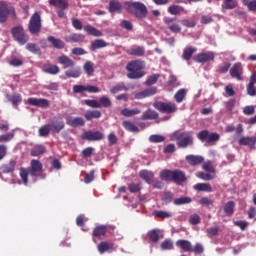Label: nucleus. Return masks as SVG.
Returning a JSON list of instances; mask_svg holds the SVG:
<instances>
[{
	"label": "nucleus",
	"instance_id": "4be33fe9",
	"mask_svg": "<svg viewBox=\"0 0 256 256\" xmlns=\"http://www.w3.org/2000/svg\"><path fill=\"white\" fill-rule=\"evenodd\" d=\"M58 62L60 65H63L64 69H68V67H73V65H75V62H73L71 58L66 55L58 57Z\"/></svg>",
	"mask_w": 256,
	"mask_h": 256
},
{
	"label": "nucleus",
	"instance_id": "6e6552de",
	"mask_svg": "<svg viewBox=\"0 0 256 256\" xmlns=\"http://www.w3.org/2000/svg\"><path fill=\"white\" fill-rule=\"evenodd\" d=\"M49 125L51 133H61V131L65 129V121H63V117L61 116L54 117L50 121Z\"/></svg>",
	"mask_w": 256,
	"mask_h": 256
},
{
	"label": "nucleus",
	"instance_id": "69168bd1",
	"mask_svg": "<svg viewBox=\"0 0 256 256\" xmlns=\"http://www.w3.org/2000/svg\"><path fill=\"white\" fill-rule=\"evenodd\" d=\"M231 67V63L224 62L222 65L219 66L218 71L220 73H227Z\"/></svg>",
	"mask_w": 256,
	"mask_h": 256
},
{
	"label": "nucleus",
	"instance_id": "423d86ee",
	"mask_svg": "<svg viewBox=\"0 0 256 256\" xmlns=\"http://www.w3.org/2000/svg\"><path fill=\"white\" fill-rule=\"evenodd\" d=\"M12 36L19 45H25L29 41V36L21 26H16L12 29Z\"/></svg>",
	"mask_w": 256,
	"mask_h": 256
},
{
	"label": "nucleus",
	"instance_id": "f03ea898",
	"mask_svg": "<svg viewBox=\"0 0 256 256\" xmlns=\"http://www.w3.org/2000/svg\"><path fill=\"white\" fill-rule=\"evenodd\" d=\"M124 9L138 19L147 17V6L141 2H126L124 3Z\"/></svg>",
	"mask_w": 256,
	"mask_h": 256
},
{
	"label": "nucleus",
	"instance_id": "f3484780",
	"mask_svg": "<svg viewBox=\"0 0 256 256\" xmlns=\"http://www.w3.org/2000/svg\"><path fill=\"white\" fill-rule=\"evenodd\" d=\"M157 93V88H148L144 91L135 94V99H145L146 97H151Z\"/></svg>",
	"mask_w": 256,
	"mask_h": 256
},
{
	"label": "nucleus",
	"instance_id": "f8f14e48",
	"mask_svg": "<svg viewBox=\"0 0 256 256\" xmlns=\"http://www.w3.org/2000/svg\"><path fill=\"white\" fill-rule=\"evenodd\" d=\"M28 105H33L34 107H41L42 109H47L49 107V100L44 98H28Z\"/></svg>",
	"mask_w": 256,
	"mask_h": 256
},
{
	"label": "nucleus",
	"instance_id": "39448f33",
	"mask_svg": "<svg viewBox=\"0 0 256 256\" xmlns=\"http://www.w3.org/2000/svg\"><path fill=\"white\" fill-rule=\"evenodd\" d=\"M7 17L15 18V8L7 5L5 2L0 3V23H5Z\"/></svg>",
	"mask_w": 256,
	"mask_h": 256
},
{
	"label": "nucleus",
	"instance_id": "052dcab7",
	"mask_svg": "<svg viewBox=\"0 0 256 256\" xmlns=\"http://www.w3.org/2000/svg\"><path fill=\"white\" fill-rule=\"evenodd\" d=\"M148 235L150 241H153L154 243H157V241H159V230H152L149 232Z\"/></svg>",
	"mask_w": 256,
	"mask_h": 256
},
{
	"label": "nucleus",
	"instance_id": "e2e57ef3",
	"mask_svg": "<svg viewBox=\"0 0 256 256\" xmlns=\"http://www.w3.org/2000/svg\"><path fill=\"white\" fill-rule=\"evenodd\" d=\"M202 169H204V171H206L207 173H215V168L213 167V164H211V162H205L202 165Z\"/></svg>",
	"mask_w": 256,
	"mask_h": 256
},
{
	"label": "nucleus",
	"instance_id": "aec40b11",
	"mask_svg": "<svg viewBox=\"0 0 256 256\" xmlns=\"http://www.w3.org/2000/svg\"><path fill=\"white\" fill-rule=\"evenodd\" d=\"M42 70L44 73H48L49 75H57V73H59V66L47 63L43 65Z\"/></svg>",
	"mask_w": 256,
	"mask_h": 256
},
{
	"label": "nucleus",
	"instance_id": "338daca9",
	"mask_svg": "<svg viewBox=\"0 0 256 256\" xmlns=\"http://www.w3.org/2000/svg\"><path fill=\"white\" fill-rule=\"evenodd\" d=\"M200 222L201 218L199 217V215L193 214L190 216L189 223H191V225H199Z\"/></svg>",
	"mask_w": 256,
	"mask_h": 256
},
{
	"label": "nucleus",
	"instance_id": "bf43d9fd",
	"mask_svg": "<svg viewBox=\"0 0 256 256\" xmlns=\"http://www.w3.org/2000/svg\"><path fill=\"white\" fill-rule=\"evenodd\" d=\"M15 137V134L13 132H9L7 134H3L0 136L2 143H8V141H11Z\"/></svg>",
	"mask_w": 256,
	"mask_h": 256
},
{
	"label": "nucleus",
	"instance_id": "20e7f679",
	"mask_svg": "<svg viewBox=\"0 0 256 256\" xmlns=\"http://www.w3.org/2000/svg\"><path fill=\"white\" fill-rule=\"evenodd\" d=\"M144 64L140 60H135L127 64V71L129 73L127 74V77L129 79H141L145 74L141 71L143 69Z\"/></svg>",
	"mask_w": 256,
	"mask_h": 256
},
{
	"label": "nucleus",
	"instance_id": "5fc2aeb1",
	"mask_svg": "<svg viewBox=\"0 0 256 256\" xmlns=\"http://www.w3.org/2000/svg\"><path fill=\"white\" fill-rule=\"evenodd\" d=\"M155 217H160L161 219H169V217H173V213L165 212V211H156L154 212Z\"/></svg>",
	"mask_w": 256,
	"mask_h": 256
},
{
	"label": "nucleus",
	"instance_id": "ddd939ff",
	"mask_svg": "<svg viewBox=\"0 0 256 256\" xmlns=\"http://www.w3.org/2000/svg\"><path fill=\"white\" fill-rule=\"evenodd\" d=\"M213 59H215V53L213 52L200 53L195 57L197 63H207V61H213Z\"/></svg>",
	"mask_w": 256,
	"mask_h": 256
},
{
	"label": "nucleus",
	"instance_id": "c756f323",
	"mask_svg": "<svg viewBox=\"0 0 256 256\" xmlns=\"http://www.w3.org/2000/svg\"><path fill=\"white\" fill-rule=\"evenodd\" d=\"M129 55H135L136 57H143L145 55V48L141 46H134L128 51Z\"/></svg>",
	"mask_w": 256,
	"mask_h": 256
},
{
	"label": "nucleus",
	"instance_id": "774afa93",
	"mask_svg": "<svg viewBox=\"0 0 256 256\" xmlns=\"http://www.w3.org/2000/svg\"><path fill=\"white\" fill-rule=\"evenodd\" d=\"M203 251V245H201L200 243H197L194 247H192V252L195 253L196 255H201Z\"/></svg>",
	"mask_w": 256,
	"mask_h": 256
},
{
	"label": "nucleus",
	"instance_id": "473e14b6",
	"mask_svg": "<svg viewBox=\"0 0 256 256\" xmlns=\"http://www.w3.org/2000/svg\"><path fill=\"white\" fill-rule=\"evenodd\" d=\"M101 117V111L99 110H88L85 113V119L91 121V119H99Z\"/></svg>",
	"mask_w": 256,
	"mask_h": 256
},
{
	"label": "nucleus",
	"instance_id": "ea45409f",
	"mask_svg": "<svg viewBox=\"0 0 256 256\" xmlns=\"http://www.w3.org/2000/svg\"><path fill=\"white\" fill-rule=\"evenodd\" d=\"M8 101H10V103H12V105H19V103H21V101H23V98H21L20 94H13V95H8L7 96Z\"/></svg>",
	"mask_w": 256,
	"mask_h": 256
},
{
	"label": "nucleus",
	"instance_id": "4c0bfd02",
	"mask_svg": "<svg viewBox=\"0 0 256 256\" xmlns=\"http://www.w3.org/2000/svg\"><path fill=\"white\" fill-rule=\"evenodd\" d=\"M187 95V90L186 89H180L176 92L174 95V99L176 103H183V100L185 99Z\"/></svg>",
	"mask_w": 256,
	"mask_h": 256
},
{
	"label": "nucleus",
	"instance_id": "f257e3e1",
	"mask_svg": "<svg viewBox=\"0 0 256 256\" xmlns=\"http://www.w3.org/2000/svg\"><path fill=\"white\" fill-rule=\"evenodd\" d=\"M41 169H43V164H41L39 160H32L31 168H21L20 177L22 179V183L27 185V183H29V177H35Z\"/></svg>",
	"mask_w": 256,
	"mask_h": 256
},
{
	"label": "nucleus",
	"instance_id": "5701e85b",
	"mask_svg": "<svg viewBox=\"0 0 256 256\" xmlns=\"http://www.w3.org/2000/svg\"><path fill=\"white\" fill-rule=\"evenodd\" d=\"M123 10V5H121V2L112 0L109 3V11L110 13H121Z\"/></svg>",
	"mask_w": 256,
	"mask_h": 256
},
{
	"label": "nucleus",
	"instance_id": "13d9d810",
	"mask_svg": "<svg viewBox=\"0 0 256 256\" xmlns=\"http://www.w3.org/2000/svg\"><path fill=\"white\" fill-rule=\"evenodd\" d=\"M119 91H127V87H125V84H123V83L117 84L110 90V92L113 94L119 93Z\"/></svg>",
	"mask_w": 256,
	"mask_h": 256
},
{
	"label": "nucleus",
	"instance_id": "b1692460",
	"mask_svg": "<svg viewBox=\"0 0 256 256\" xmlns=\"http://www.w3.org/2000/svg\"><path fill=\"white\" fill-rule=\"evenodd\" d=\"M195 191H204L205 193H213V187L209 183H198L194 185Z\"/></svg>",
	"mask_w": 256,
	"mask_h": 256
},
{
	"label": "nucleus",
	"instance_id": "6e6d98bb",
	"mask_svg": "<svg viewBox=\"0 0 256 256\" xmlns=\"http://www.w3.org/2000/svg\"><path fill=\"white\" fill-rule=\"evenodd\" d=\"M222 7L223 9H235L237 2L234 0H225Z\"/></svg>",
	"mask_w": 256,
	"mask_h": 256
},
{
	"label": "nucleus",
	"instance_id": "680f3d73",
	"mask_svg": "<svg viewBox=\"0 0 256 256\" xmlns=\"http://www.w3.org/2000/svg\"><path fill=\"white\" fill-rule=\"evenodd\" d=\"M149 141L151 143H163V141H165V137H163L161 135H151L149 137Z\"/></svg>",
	"mask_w": 256,
	"mask_h": 256
},
{
	"label": "nucleus",
	"instance_id": "dca6fc26",
	"mask_svg": "<svg viewBox=\"0 0 256 256\" xmlns=\"http://www.w3.org/2000/svg\"><path fill=\"white\" fill-rule=\"evenodd\" d=\"M66 123L67 125H70V127H79L81 125H85V120H83V118L81 117H71L68 116L66 118Z\"/></svg>",
	"mask_w": 256,
	"mask_h": 256
},
{
	"label": "nucleus",
	"instance_id": "7ed1b4c3",
	"mask_svg": "<svg viewBox=\"0 0 256 256\" xmlns=\"http://www.w3.org/2000/svg\"><path fill=\"white\" fill-rule=\"evenodd\" d=\"M171 141H178V147L185 149V147H189V145L193 144V136L191 133L183 132L178 130L170 135Z\"/></svg>",
	"mask_w": 256,
	"mask_h": 256
},
{
	"label": "nucleus",
	"instance_id": "f704fd0d",
	"mask_svg": "<svg viewBox=\"0 0 256 256\" xmlns=\"http://www.w3.org/2000/svg\"><path fill=\"white\" fill-rule=\"evenodd\" d=\"M50 5L58 7V9H67L69 4L65 0H49Z\"/></svg>",
	"mask_w": 256,
	"mask_h": 256
},
{
	"label": "nucleus",
	"instance_id": "9b49d317",
	"mask_svg": "<svg viewBox=\"0 0 256 256\" xmlns=\"http://www.w3.org/2000/svg\"><path fill=\"white\" fill-rule=\"evenodd\" d=\"M104 135L100 131H87L82 135V139H86V141H101Z\"/></svg>",
	"mask_w": 256,
	"mask_h": 256
},
{
	"label": "nucleus",
	"instance_id": "6ab92c4d",
	"mask_svg": "<svg viewBox=\"0 0 256 256\" xmlns=\"http://www.w3.org/2000/svg\"><path fill=\"white\" fill-rule=\"evenodd\" d=\"M186 161L189 163V165L195 167V165H201L205 159L202 156L187 155Z\"/></svg>",
	"mask_w": 256,
	"mask_h": 256
},
{
	"label": "nucleus",
	"instance_id": "58836bf2",
	"mask_svg": "<svg viewBox=\"0 0 256 256\" xmlns=\"http://www.w3.org/2000/svg\"><path fill=\"white\" fill-rule=\"evenodd\" d=\"M65 75L67 77H72L73 79H77V77H81V68H74L67 70L65 72Z\"/></svg>",
	"mask_w": 256,
	"mask_h": 256
},
{
	"label": "nucleus",
	"instance_id": "c9c22d12",
	"mask_svg": "<svg viewBox=\"0 0 256 256\" xmlns=\"http://www.w3.org/2000/svg\"><path fill=\"white\" fill-rule=\"evenodd\" d=\"M172 181H174V183H178V184L185 182V174L182 171L175 170Z\"/></svg>",
	"mask_w": 256,
	"mask_h": 256
},
{
	"label": "nucleus",
	"instance_id": "c85d7f7f",
	"mask_svg": "<svg viewBox=\"0 0 256 256\" xmlns=\"http://www.w3.org/2000/svg\"><path fill=\"white\" fill-rule=\"evenodd\" d=\"M139 113H141V110H139V108H124L123 110H121V115H123V117H133L135 115H139Z\"/></svg>",
	"mask_w": 256,
	"mask_h": 256
},
{
	"label": "nucleus",
	"instance_id": "4468645a",
	"mask_svg": "<svg viewBox=\"0 0 256 256\" xmlns=\"http://www.w3.org/2000/svg\"><path fill=\"white\" fill-rule=\"evenodd\" d=\"M176 247H179L185 253H191L193 251V245L189 240L180 239L176 242Z\"/></svg>",
	"mask_w": 256,
	"mask_h": 256
},
{
	"label": "nucleus",
	"instance_id": "3c124183",
	"mask_svg": "<svg viewBox=\"0 0 256 256\" xmlns=\"http://www.w3.org/2000/svg\"><path fill=\"white\" fill-rule=\"evenodd\" d=\"M162 251H169L173 249V241L171 239H166L161 243Z\"/></svg>",
	"mask_w": 256,
	"mask_h": 256
},
{
	"label": "nucleus",
	"instance_id": "a211bd4d",
	"mask_svg": "<svg viewBox=\"0 0 256 256\" xmlns=\"http://www.w3.org/2000/svg\"><path fill=\"white\" fill-rule=\"evenodd\" d=\"M256 137H242L239 140V145H245L250 149H255Z\"/></svg>",
	"mask_w": 256,
	"mask_h": 256
},
{
	"label": "nucleus",
	"instance_id": "c03bdc74",
	"mask_svg": "<svg viewBox=\"0 0 256 256\" xmlns=\"http://www.w3.org/2000/svg\"><path fill=\"white\" fill-rule=\"evenodd\" d=\"M33 157H39V155H43L45 153V146L37 145L31 151Z\"/></svg>",
	"mask_w": 256,
	"mask_h": 256
},
{
	"label": "nucleus",
	"instance_id": "a18cd8bd",
	"mask_svg": "<svg viewBox=\"0 0 256 256\" xmlns=\"http://www.w3.org/2000/svg\"><path fill=\"white\" fill-rule=\"evenodd\" d=\"M84 71H85L86 75L91 77V75H93V72L95 71V68L93 67V62L87 61L84 64Z\"/></svg>",
	"mask_w": 256,
	"mask_h": 256
},
{
	"label": "nucleus",
	"instance_id": "864d4df0",
	"mask_svg": "<svg viewBox=\"0 0 256 256\" xmlns=\"http://www.w3.org/2000/svg\"><path fill=\"white\" fill-rule=\"evenodd\" d=\"M187 203H191V198L189 197H180L174 200V205H187Z\"/></svg>",
	"mask_w": 256,
	"mask_h": 256
},
{
	"label": "nucleus",
	"instance_id": "09e8293b",
	"mask_svg": "<svg viewBox=\"0 0 256 256\" xmlns=\"http://www.w3.org/2000/svg\"><path fill=\"white\" fill-rule=\"evenodd\" d=\"M103 47H107V42L104 40L98 39L92 42V49H102Z\"/></svg>",
	"mask_w": 256,
	"mask_h": 256
},
{
	"label": "nucleus",
	"instance_id": "37998d69",
	"mask_svg": "<svg viewBox=\"0 0 256 256\" xmlns=\"http://www.w3.org/2000/svg\"><path fill=\"white\" fill-rule=\"evenodd\" d=\"M196 176L199 179H202L203 181H212V179H215V175L211 173H204V172H197Z\"/></svg>",
	"mask_w": 256,
	"mask_h": 256
},
{
	"label": "nucleus",
	"instance_id": "bb28decb",
	"mask_svg": "<svg viewBox=\"0 0 256 256\" xmlns=\"http://www.w3.org/2000/svg\"><path fill=\"white\" fill-rule=\"evenodd\" d=\"M197 52V48L189 46L186 47L183 51L182 57L185 61H189L193 57V53Z\"/></svg>",
	"mask_w": 256,
	"mask_h": 256
},
{
	"label": "nucleus",
	"instance_id": "cd10ccee",
	"mask_svg": "<svg viewBox=\"0 0 256 256\" xmlns=\"http://www.w3.org/2000/svg\"><path fill=\"white\" fill-rule=\"evenodd\" d=\"M255 78H256V72L253 73L251 80L247 86V93L250 95V97H254L256 91H255Z\"/></svg>",
	"mask_w": 256,
	"mask_h": 256
},
{
	"label": "nucleus",
	"instance_id": "393cba45",
	"mask_svg": "<svg viewBox=\"0 0 256 256\" xmlns=\"http://www.w3.org/2000/svg\"><path fill=\"white\" fill-rule=\"evenodd\" d=\"M48 41H49V43L52 44V46L55 49H63L65 47V42H63L61 39H57L53 36H49Z\"/></svg>",
	"mask_w": 256,
	"mask_h": 256
},
{
	"label": "nucleus",
	"instance_id": "7c9ffc66",
	"mask_svg": "<svg viewBox=\"0 0 256 256\" xmlns=\"http://www.w3.org/2000/svg\"><path fill=\"white\" fill-rule=\"evenodd\" d=\"M174 176H175V171L162 170L160 172V178L163 179V181H173Z\"/></svg>",
	"mask_w": 256,
	"mask_h": 256
},
{
	"label": "nucleus",
	"instance_id": "8fccbe9b",
	"mask_svg": "<svg viewBox=\"0 0 256 256\" xmlns=\"http://www.w3.org/2000/svg\"><path fill=\"white\" fill-rule=\"evenodd\" d=\"M123 127H125L127 131H131L132 133H137V131H139V128H137L135 124L129 121H124Z\"/></svg>",
	"mask_w": 256,
	"mask_h": 256
},
{
	"label": "nucleus",
	"instance_id": "9d476101",
	"mask_svg": "<svg viewBox=\"0 0 256 256\" xmlns=\"http://www.w3.org/2000/svg\"><path fill=\"white\" fill-rule=\"evenodd\" d=\"M230 75L237 81H243V65L240 62L235 63L230 69Z\"/></svg>",
	"mask_w": 256,
	"mask_h": 256
},
{
	"label": "nucleus",
	"instance_id": "1a4fd4ad",
	"mask_svg": "<svg viewBox=\"0 0 256 256\" xmlns=\"http://www.w3.org/2000/svg\"><path fill=\"white\" fill-rule=\"evenodd\" d=\"M29 31L33 35L36 33H39L41 31V16H39L37 13L32 15L30 22H29Z\"/></svg>",
	"mask_w": 256,
	"mask_h": 256
},
{
	"label": "nucleus",
	"instance_id": "603ef678",
	"mask_svg": "<svg viewBox=\"0 0 256 256\" xmlns=\"http://www.w3.org/2000/svg\"><path fill=\"white\" fill-rule=\"evenodd\" d=\"M51 133V126L50 124L44 125L39 129L40 137H47Z\"/></svg>",
	"mask_w": 256,
	"mask_h": 256
},
{
	"label": "nucleus",
	"instance_id": "412c9836",
	"mask_svg": "<svg viewBox=\"0 0 256 256\" xmlns=\"http://www.w3.org/2000/svg\"><path fill=\"white\" fill-rule=\"evenodd\" d=\"M139 177H141V179H143L149 185H151L153 183L154 175H153V172H151L149 170H141L139 172Z\"/></svg>",
	"mask_w": 256,
	"mask_h": 256
},
{
	"label": "nucleus",
	"instance_id": "0eeeda50",
	"mask_svg": "<svg viewBox=\"0 0 256 256\" xmlns=\"http://www.w3.org/2000/svg\"><path fill=\"white\" fill-rule=\"evenodd\" d=\"M153 107L160 111V113H175L177 111V105L171 102L158 101L153 104Z\"/></svg>",
	"mask_w": 256,
	"mask_h": 256
},
{
	"label": "nucleus",
	"instance_id": "a878e982",
	"mask_svg": "<svg viewBox=\"0 0 256 256\" xmlns=\"http://www.w3.org/2000/svg\"><path fill=\"white\" fill-rule=\"evenodd\" d=\"M84 31H86V33H88V35H93V37L103 36V33L100 30H98L97 28H95L91 25L84 26Z\"/></svg>",
	"mask_w": 256,
	"mask_h": 256
},
{
	"label": "nucleus",
	"instance_id": "79ce46f5",
	"mask_svg": "<svg viewBox=\"0 0 256 256\" xmlns=\"http://www.w3.org/2000/svg\"><path fill=\"white\" fill-rule=\"evenodd\" d=\"M113 249V244H109L107 242H101L98 244L99 253H105L106 251H111Z\"/></svg>",
	"mask_w": 256,
	"mask_h": 256
},
{
	"label": "nucleus",
	"instance_id": "e433bc0d",
	"mask_svg": "<svg viewBox=\"0 0 256 256\" xmlns=\"http://www.w3.org/2000/svg\"><path fill=\"white\" fill-rule=\"evenodd\" d=\"M223 209H224L225 215L231 216V214L234 213V211H235V202H233V201L227 202L224 205Z\"/></svg>",
	"mask_w": 256,
	"mask_h": 256
},
{
	"label": "nucleus",
	"instance_id": "0e129e2a",
	"mask_svg": "<svg viewBox=\"0 0 256 256\" xmlns=\"http://www.w3.org/2000/svg\"><path fill=\"white\" fill-rule=\"evenodd\" d=\"M242 1L250 11H256V0L250 1V2L249 0H242Z\"/></svg>",
	"mask_w": 256,
	"mask_h": 256
},
{
	"label": "nucleus",
	"instance_id": "2f4dec72",
	"mask_svg": "<svg viewBox=\"0 0 256 256\" xmlns=\"http://www.w3.org/2000/svg\"><path fill=\"white\" fill-rule=\"evenodd\" d=\"M170 15H181V13H187L185 9L179 5H172L168 8Z\"/></svg>",
	"mask_w": 256,
	"mask_h": 256
},
{
	"label": "nucleus",
	"instance_id": "a19ab883",
	"mask_svg": "<svg viewBox=\"0 0 256 256\" xmlns=\"http://www.w3.org/2000/svg\"><path fill=\"white\" fill-rule=\"evenodd\" d=\"M65 39L68 43H79V41H83L84 37L81 34H72Z\"/></svg>",
	"mask_w": 256,
	"mask_h": 256
},
{
	"label": "nucleus",
	"instance_id": "49530a36",
	"mask_svg": "<svg viewBox=\"0 0 256 256\" xmlns=\"http://www.w3.org/2000/svg\"><path fill=\"white\" fill-rule=\"evenodd\" d=\"M98 105H100V109L101 107H111V99H109V97L102 96L98 100Z\"/></svg>",
	"mask_w": 256,
	"mask_h": 256
},
{
	"label": "nucleus",
	"instance_id": "72a5a7b5",
	"mask_svg": "<svg viewBox=\"0 0 256 256\" xmlns=\"http://www.w3.org/2000/svg\"><path fill=\"white\" fill-rule=\"evenodd\" d=\"M157 117H159V114H157L155 110L149 109L143 113L141 119L145 121L147 119H150V120L157 119Z\"/></svg>",
	"mask_w": 256,
	"mask_h": 256
},
{
	"label": "nucleus",
	"instance_id": "2eb2a0df",
	"mask_svg": "<svg viewBox=\"0 0 256 256\" xmlns=\"http://www.w3.org/2000/svg\"><path fill=\"white\" fill-rule=\"evenodd\" d=\"M15 165L16 162L11 160L8 164L3 165L0 167V177L1 179H4L3 175H6L7 173H13L15 171Z\"/></svg>",
	"mask_w": 256,
	"mask_h": 256
},
{
	"label": "nucleus",
	"instance_id": "4d7b16f0",
	"mask_svg": "<svg viewBox=\"0 0 256 256\" xmlns=\"http://www.w3.org/2000/svg\"><path fill=\"white\" fill-rule=\"evenodd\" d=\"M85 105L88 107H92L93 109H101V105H99V100H85Z\"/></svg>",
	"mask_w": 256,
	"mask_h": 256
},
{
	"label": "nucleus",
	"instance_id": "de8ad7c7",
	"mask_svg": "<svg viewBox=\"0 0 256 256\" xmlns=\"http://www.w3.org/2000/svg\"><path fill=\"white\" fill-rule=\"evenodd\" d=\"M107 233V227L105 226H98L94 229L93 235L94 237H101Z\"/></svg>",
	"mask_w": 256,
	"mask_h": 256
}]
</instances>
